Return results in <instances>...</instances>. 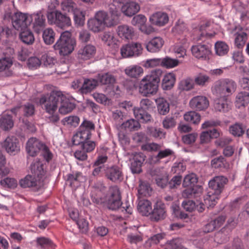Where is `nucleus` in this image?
Instances as JSON below:
<instances>
[{
    "instance_id": "obj_1",
    "label": "nucleus",
    "mask_w": 249,
    "mask_h": 249,
    "mask_svg": "<svg viewBox=\"0 0 249 249\" xmlns=\"http://www.w3.org/2000/svg\"><path fill=\"white\" fill-rule=\"evenodd\" d=\"M163 74V71L160 69L152 70L140 82L139 84L140 93L146 97L155 95L159 89Z\"/></svg>"
},
{
    "instance_id": "obj_2",
    "label": "nucleus",
    "mask_w": 249,
    "mask_h": 249,
    "mask_svg": "<svg viewBox=\"0 0 249 249\" xmlns=\"http://www.w3.org/2000/svg\"><path fill=\"white\" fill-rule=\"evenodd\" d=\"M66 96L60 90H53L49 93L41 95L39 103L44 105L43 109L46 113L53 114Z\"/></svg>"
},
{
    "instance_id": "obj_3",
    "label": "nucleus",
    "mask_w": 249,
    "mask_h": 249,
    "mask_svg": "<svg viewBox=\"0 0 249 249\" xmlns=\"http://www.w3.org/2000/svg\"><path fill=\"white\" fill-rule=\"evenodd\" d=\"M71 36V33L69 31H66L62 32L53 45L54 50L58 51L61 56L68 55L74 50L76 41L75 39Z\"/></svg>"
},
{
    "instance_id": "obj_4",
    "label": "nucleus",
    "mask_w": 249,
    "mask_h": 249,
    "mask_svg": "<svg viewBox=\"0 0 249 249\" xmlns=\"http://www.w3.org/2000/svg\"><path fill=\"white\" fill-rule=\"evenodd\" d=\"M237 85L234 81L229 78L221 79L215 81L212 88L214 95L222 99H226L234 93Z\"/></svg>"
},
{
    "instance_id": "obj_5",
    "label": "nucleus",
    "mask_w": 249,
    "mask_h": 249,
    "mask_svg": "<svg viewBox=\"0 0 249 249\" xmlns=\"http://www.w3.org/2000/svg\"><path fill=\"white\" fill-rule=\"evenodd\" d=\"M140 5L136 2H125V0H113L110 3V10L116 15L124 13L125 16L132 17L139 11Z\"/></svg>"
},
{
    "instance_id": "obj_6",
    "label": "nucleus",
    "mask_w": 249,
    "mask_h": 249,
    "mask_svg": "<svg viewBox=\"0 0 249 249\" xmlns=\"http://www.w3.org/2000/svg\"><path fill=\"white\" fill-rule=\"evenodd\" d=\"M153 110V102L149 99H143L140 103V107L133 108L135 118L143 124L151 122L152 117L151 113Z\"/></svg>"
},
{
    "instance_id": "obj_7",
    "label": "nucleus",
    "mask_w": 249,
    "mask_h": 249,
    "mask_svg": "<svg viewBox=\"0 0 249 249\" xmlns=\"http://www.w3.org/2000/svg\"><path fill=\"white\" fill-rule=\"evenodd\" d=\"M47 18L49 22L51 23H53L61 28L69 27L71 25V18L57 10L48 12Z\"/></svg>"
},
{
    "instance_id": "obj_8",
    "label": "nucleus",
    "mask_w": 249,
    "mask_h": 249,
    "mask_svg": "<svg viewBox=\"0 0 249 249\" xmlns=\"http://www.w3.org/2000/svg\"><path fill=\"white\" fill-rule=\"evenodd\" d=\"M108 17L107 13L104 11L97 12L94 18L88 21L89 29L94 33H98L103 30L105 26V19Z\"/></svg>"
},
{
    "instance_id": "obj_9",
    "label": "nucleus",
    "mask_w": 249,
    "mask_h": 249,
    "mask_svg": "<svg viewBox=\"0 0 249 249\" xmlns=\"http://www.w3.org/2000/svg\"><path fill=\"white\" fill-rule=\"evenodd\" d=\"M142 52V48L141 43H131L122 46L121 48V54L124 58L138 57Z\"/></svg>"
},
{
    "instance_id": "obj_10",
    "label": "nucleus",
    "mask_w": 249,
    "mask_h": 249,
    "mask_svg": "<svg viewBox=\"0 0 249 249\" xmlns=\"http://www.w3.org/2000/svg\"><path fill=\"white\" fill-rule=\"evenodd\" d=\"M228 181V178L224 176L215 177L209 182V190L208 194L220 196Z\"/></svg>"
},
{
    "instance_id": "obj_11",
    "label": "nucleus",
    "mask_w": 249,
    "mask_h": 249,
    "mask_svg": "<svg viewBox=\"0 0 249 249\" xmlns=\"http://www.w3.org/2000/svg\"><path fill=\"white\" fill-rule=\"evenodd\" d=\"M104 175L107 179L114 183L121 182L124 179L122 168L117 165L107 166Z\"/></svg>"
},
{
    "instance_id": "obj_12",
    "label": "nucleus",
    "mask_w": 249,
    "mask_h": 249,
    "mask_svg": "<svg viewBox=\"0 0 249 249\" xmlns=\"http://www.w3.org/2000/svg\"><path fill=\"white\" fill-rule=\"evenodd\" d=\"M167 213L165 205L162 201H157L154 204L151 214L150 220L153 222H158L166 218Z\"/></svg>"
},
{
    "instance_id": "obj_13",
    "label": "nucleus",
    "mask_w": 249,
    "mask_h": 249,
    "mask_svg": "<svg viewBox=\"0 0 249 249\" xmlns=\"http://www.w3.org/2000/svg\"><path fill=\"white\" fill-rule=\"evenodd\" d=\"M2 147L10 155L18 154L20 149L19 141L16 137L8 136L1 143Z\"/></svg>"
},
{
    "instance_id": "obj_14",
    "label": "nucleus",
    "mask_w": 249,
    "mask_h": 249,
    "mask_svg": "<svg viewBox=\"0 0 249 249\" xmlns=\"http://www.w3.org/2000/svg\"><path fill=\"white\" fill-rule=\"evenodd\" d=\"M211 47L212 45L210 44L199 43L193 46L191 51L193 55L196 58L202 60H206L209 59V55L212 53Z\"/></svg>"
},
{
    "instance_id": "obj_15",
    "label": "nucleus",
    "mask_w": 249,
    "mask_h": 249,
    "mask_svg": "<svg viewBox=\"0 0 249 249\" xmlns=\"http://www.w3.org/2000/svg\"><path fill=\"white\" fill-rule=\"evenodd\" d=\"M32 23V19H30L28 14L22 13L21 12L14 13V19L13 21V26L17 30L26 29Z\"/></svg>"
},
{
    "instance_id": "obj_16",
    "label": "nucleus",
    "mask_w": 249,
    "mask_h": 249,
    "mask_svg": "<svg viewBox=\"0 0 249 249\" xmlns=\"http://www.w3.org/2000/svg\"><path fill=\"white\" fill-rule=\"evenodd\" d=\"M47 146L36 138H30L26 143V150L27 153L31 157L36 156L43 148Z\"/></svg>"
},
{
    "instance_id": "obj_17",
    "label": "nucleus",
    "mask_w": 249,
    "mask_h": 249,
    "mask_svg": "<svg viewBox=\"0 0 249 249\" xmlns=\"http://www.w3.org/2000/svg\"><path fill=\"white\" fill-rule=\"evenodd\" d=\"M106 205L109 210L116 211L122 206L121 193L119 189H114L107 197L105 202Z\"/></svg>"
},
{
    "instance_id": "obj_18",
    "label": "nucleus",
    "mask_w": 249,
    "mask_h": 249,
    "mask_svg": "<svg viewBox=\"0 0 249 249\" xmlns=\"http://www.w3.org/2000/svg\"><path fill=\"white\" fill-rule=\"evenodd\" d=\"M133 155L130 165L131 172L133 174H140L142 172V167L146 157L142 152H135Z\"/></svg>"
},
{
    "instance_id": "obj_19",
    "label": "nucleus",
    "mask_w": 249,
    "mask_h": 249,
    "mask_svg": "<svg viewBox=\"0 0 249 249\" xmlns=\"http://www.w3.org/2000/svg\"><path fill=\"white\" fill-rule=\"evenodd\" d=\"M19 184L22 188H31L35 192H38L42 187L41 182L35 178L28 175L19 181Z\"/></svg>"
},
{
    "instance_id": "obj_20",
    "label": "nucleus",
    "mask_w": 249,
    "mask_h": 249,
    "mask_svg": "<svg viewBox=\"0 0 249 249\" xmlns=\"http://www.w3.org/2000/svg\"><path fill=\"white\" fill-rule=\"evenodd\" d=\"M29 18L32 19L33 28L34 31L37 34H39L41 30L44 28L45 26V16L40 11L29 15Z\"/></svg>"
},
{
    "instance_id": "obj_21",
    "label": "nucleus",
    "mask_w": 249,
    "mask_h": 249,
    "mask_svg": "<svg viewBox=\"0 0 249 249\" xmlns=\"http://www.w3.org/2000/svg\"><path fill=\"white\" fill-rule=\"evenodd\" d=\"M189 105L191 108L196 110H204L209 107V102L205 96H196L190 101Z\"/></svg>"
},
{
    "instance_id": "obj_22",
    "label": "nucleus",
    "mask_w": 249,
    "mask_h": 249,
    "mask_svg": "<svg viewBox=\"0 0 249 249\" xmlns=\"http://www.w3.org/2000/svg\"><path fill=\"white\" fill-rule=\"evenodd\" d=\"M169 17L167 13L157 12L153 14L149 18L151 24L159 27L164 26L168 23Z\"/></svg>"
},
{
    "instance_id": "obj_23",
    "label": "nucleus",
    "mask_w": 249,
    "mask_h": 249,
    "mask_svg": "<svg viewBox=\"0 0 249 249\" xmlns=\"http://www.w3.org/2000/svg\"><path fill=\"white\" fill-rule=\"evenodd\" d=\"M96 48L94 46L88 44L80 49L77 53L79 59L86 60L93 57L96 53Z\"/></svg>"
},
{
    "instance_id": "obj_24",
    "label": "nucleus",
    "mask_w": 249,
    "mask_h": 249,
    "mask_svg": "<svg viewBox=\"0 0 249 249\" xmlns=\"http://www.w3.org/2000/svg\"><path fill=\"white\" fill-rule=\"evenodd\" d=\"M221 132L218 129L213 128L201 132L200 135L201 144L207 143L212 139H217L220 136Z\"/></svg>"
},
{
    "instance_id": "obj_25",
    "label": "nucleus",
    "mask_w": 249,
    "mask_h": 249,
    "mask_svg": "<svg viewBox=\"0 0 249 249\" xmlns=\"http://www.w3.org/2000/svg\"><path fill=\"white\" fill-rule=\"evenodd\" d=\"M162 77H163L161 84L162 89L164 90H171L176 83V74L174 72L163 73Z\"/></svg>"
},
{
    "instance_id": "obj_26",
    "label": "nucleus",
    "mask_w": 249,
    "mask_h": 249,
    "mask_svg": "<svg viewBox=\"0 0 249 249\" xmlns=\"http://www.w3.org/2000/svg\"><path fill=\"white\" fill-rule=\"evenodd\" d=\"M164 41L160 37H155L145 44L147 50L151 53H156L160 51Z\"/></svg>"
},
{
    "instance_id": "obj_27",
    "label": "nucleus",
    "mask_w": 249,
    "mask_h": 249,
    "mask_svg": "<svg viewBox=\"0 0 249 249\" xmlns=\"http://www.w3.org/2000/svg\"><path fill=\"white\" fill-rule=\"evenodd\" d=\"M76 107V104L66 96L59 106L58 112L63 115L71 112Z\"/></svg>"
},
{
    "instance_id": "obj_28",
    "label": "nucleus",
    "mask_w": 249,
    "mask_h": 249,
    "mask_svg": "<svg viewBox=\"0 0 249 249\" xmlns=\"http://www.w3.org/2000/svg\"><path fill=\"white\" fill-rule=\"evenodd\" d=\"M13 64V60L10 57H4L0 59V72L4 71V76L5 77L12 76L13 71L10 68Z\"/></svg>"
},
{
    "instance_id": "obj_29",
    "label": "nucleus",
    "mask_w": 249,
    "mask_h": 249,
    "mask_svg": "<svg viewBox=\"0 0 249 249\" xmlns=\"http://www.w3.org/2000/svg\"><path fill=\"white\" fill-rule=\"evenodd\" d=\"M158 113L160 115H166L170 111V103L163 97H160L155 100Z\"/></svg>"
},
{
    "instance_id": "obj_30",
    "label": "nucleus",
    "mask_w": 249,
    "mask_h": 249,
    "mask_svg": "<svg viewBox=\"0 0 249 249\" xmlns=\"http://www.w3.org/2000/svg\"><path fill=\"white\" fill-rule=\"evenodd\" d=\"M73 145H80L82 149H86L87 151H92L95 147V142H87L80 139L77 133L74 134L72 139Z\"/></svg>"
},
{
    "instance_id": "obj_31",
    "label": "nucleus",
    "mask_w": 249,
    "mask_h": 249,
    "mask_svg": "<svg viewBox=\"0 0 249 249\" xmlns=\"http://www.w3.org/2000/svg\"><path fill=\"white\" fill-rule=\"evenodd\" d=\"M73 145H80L82 149H86L87 151H92L95 147V142H87L80 139L77 133L74 134L72 139Z\"/></svg>"
},
{
    "instance_id": "obj_32",
    "label": "nucleus",
    "mask_w": 249,
    "mask_h": 249,
    "mask_svg": "<svg viewBox=\"0 0 249 249\" xmlns=\"http://www.w3.org/2000/svg\"><path fill=\"white\" fill-rule=\"evenodd\" d=\"M152 208V203L147 199L140 200L137 206L139 213L142 215L145 216L150 217Z\"/></svg>"
},
{
    "instance_id": "obj_33",
    "label": "nucleus",
    "mask_w": 249,
    "mask_h": 249,
    "mask_svg": "<svg viewBox=\"0 0 249 249\" xmlns=\"http://www.w3.org/2000/svg\"><path fill=\"white\" fill-rule=\"evenodd\" d=\"M117 34L123 39H131L134 36L133 28L126 25H120L118 27Z\"/></svg>"
},
{
    "instance_id": "obj_34",
    "label": "nucleus",
    "mask_w": 249,
    "mask_h": 249,
    "mask_svg": "<svg viewBox=\"0 0 249 249\" xmlns=\"http://www.w3.org/2000/svg\"><path fill=\"white\" fill-rule=\"evenodd\" d=\"M14 122L13 116L7 114H3L0 117V128L4 131H9L14 126Z\"/></svg>"
},
{
    "instance_id": "obj_35",
    "label": "nucleus",
    "mask_w": 249,
    "mask_h": 249,
    "mask_svg": "<svg viewBox=\"0 0 249 249\" xmlns=\"http://www.w3.org/2000/svg\"><path fill=\"white\" fill-rule=\"evenodd\" d=\"M231 232L230 230H226V227L222 228L219 231L215 233L214 241L219 244L226 243L230 239Z\"/></svg>"
},
{
    "instance_id": "obj_36",
    "label": "nucleus",
    "mask_w": 249,
    "mask_h": 249,
    "mask_svg": "<svg viewBox=\"0 0 249 249\" xmlns=\"http://www.w3.org/2000/svg\"><path fill=\"white\" fill-rule=\"evenodd\" d=\"M230 133L235 137H241L245 134L246 126L241 123H235L229 126Z\"/></svg>"
},
{
    "instance_id": "obj_37",
    "label": "nucleus",
    "mask_w": 249,
    "mask_h": 249,
    "mask_svg": "<svg viewBox=\"0 0 249 249\" xmlns=\"http://www.w3.org/2000/svg\"><path fill=\"white\" fill-rule=\"evenodd\" d=\"M36 243L40 249H55L56 247L52 240L45 237H37Z\"/></svg>"
},
{
    "instance_id": "obj_38",
    "label": "nucleus",
    "mask_w": 249,
    "mask_h": 249,
    "mask_svg": "<svg viewBox=\"0 0 249 249\" xmlns=\"http://www.w3.org/2000/svg\"><path fill=\"white\" fill-rule=\"evenodd\" d=\"M249 103V92L240 91L236 95L235 104L237 107H245Z\"/></svg>"
},
{
    "instance_id": "obj_39",
    "label": "nucleus",
    "mask_w": 249,
    "mask_h": 249,
    "mask_svg": "<svg viewBox=\"0 0 249 249\" xmlns=\"http://www.w3.org/2000/svg\"><path fill=\"white\" fill-rule=\"evenodd\" d=\"M125 73L131 78H137L143 72V69L138 65L129 66L124 70Z\"/></svg>"
},
{
    "instance_id": "obj_40",
    "label": "nucleus",
    "mask_w": 249,
    "mask_h": 249,
    "mask_svg": "<svg viewBox=\"0 0 249 249\" xmlns=\"http://www.w3.org/2000/svg\"><path fill=\"white\" fill-rule=\"evenodd\" d=\"M61 7L63 11L72 14L79 9L77 4L72 0H63L61 2Z\"/></svg>"
},
{
    "instance_id": "obj_41",
    "label": "nucleus",
    "mask_w": 249,
    "mask_h": 249,
    "mask_svg": "<svg viewBox=\"0 0 249 249\" xmlns=\"http://www.w3.org/2000/svg\"><path fill=\"white\" fill-rule=\"evenodd\" d=\"M20 31L19 38L21 41L26 44H32L35 41V37L32 31L27 28Z\"/></svg>"
},
{
    "instance_id": "obj_42",
    "label": "nucleus",
    "mask_w": 249,
    "mask_h": 249,
    "mask_svg": "<svg viewBox=\"0 0 249 249\" xmlns=\"http://www.w3.org/2000/svg\"><path fill=\"white\" fill-rule=\"evenodd\" d=\"M234 46L239 50L242 49L248 39L247 34L245 32L236 33L234 34Z\"/></svg>"
},
{
    "instance_id": "obj_43",
    "label": "nucleus",
    "mask_w": 249,
    "mask_h": 249,
    "mask_svg": "<svg viewBox=\"0 0 249 249\" xmlns=\"http://www.w3.org/2000/svg\"><path fill=\"white\" fill-rule=\"evenodd\" d=\"M55 33L52 28L45 29L42 33V38L44 43L47 45L53 44L55 40Z\"/></svg>"
},
{
    "instance_id": "obj_44",
    "label": "nucleus",
    "mask_w": 249,
    "mask_h": 249,
    "mask_svg": "<svg viewBox=\"0 0 249 249\" xmlns=\"http://www.w3.org/2000/svg\"><path fill=\"white\" fill-rule=\"evenodd\" d=\"M215 54L219 56H224L229 51L228 44L223 41H217L214 45Z\"/></svg>"
},
{
    "instance_id": "obj_45",
    "label": "nucleus",
    "mask_w": 249,
    "mask_h": 249,
    "mask_svg": "<svg viewBox=\"0 0 249 249\" xmlns=\"http://www.w3.org/2000/svg\"><path fill=\"white\" fill-rule=\"evenodd\" d=\"M97 78L99 82L102 85H111L113 84L116 81L114 76L108 72L99 73Z\"/></svg>"
},
{
    "instance_id": "obj_46",
    "label": "nucleus",
    "mask_w": 249,
    "mask_h": 249,
    "mask_svg": "<svg viewBox=\"0 0 249 249\" xmlns=\"http://www.w3.org/2000/svg\"><path fill=\"white\" fill-rule=\"evenodd\" d=\"M98 85V79H85L82 87V89L83 92H89L95 89Z\"/></svg>"
},
{
    "instance_id": "obj_47",
    "label": "nucleus",
    "mask_w": 249,
    "mask_h": 249,
    "mask_svg": "<svg viewBox=\"0 0 249 249\" xmlns=\"http://www.w3.org/2000/svg\"><path fill=\"white\" fill-rule=\"evenodd\" d=\"M184 119L190 123L197 124L200 121L201 116L198 113L195 111H190L186 112L184 115Z\"/></svg>"
},
{
    "instance_id": "obj_48",
    "label": "nucleus",
    "mask_w": 249,
    "mask_h": 249,
    "mask_svg": "<svg viewBox=\"0 0 249 249\" xmlns=\"http://www.w3.org/2000/svg\"><path fill=\"white\" fill-rule=\"evenodd\" d=\"M122 126L126 131H133L138 130L141 125L137 120L131 119L123 123Z\"/></svg>"
},
{
    "instance_id": "obj_49",
    "label": "nucleus",
    "mask_w": 249,
    "mask_h": 249,
    "mask_svg": "<svg viewBox=\"0 0 249 249\" xmlns=\"http://www.w3.org/2000/svg\"><path fill=\"white\" fill-rule=\"evenodd\" d=\"M173 151L170 149H166L164 150H160L156 156H152L150 160V163H156L159 162L160 160L167 157L173 154Z\"/></svg>"
},
{
    "instance_id": "obj_50",
    "label": "nucleus",
    "mask_w": 249,
    "mask_h": 249,
    "mask_svg": "<svg viewBox=\"0 0 249 249\" xmlns=\"http://www.w3.org/2000/svg\"><path fill=\"white\" fill-rule=\"evenodd\" d=\"M179 64V60L177 59L172 58L169 56L161 58V67L170 69L174 68Z\"/></svg>"
},
{
    "instance_id": "obj_51",
    "label": "nucleus",
    "mask_w": 249,
    "mask_h": 249,
    "mask_svg": "<svg viewBox=\"0 0 249 249\" xmlns=\"http://www.w3.org/2000/svg\"><path fill=\"white\" fill-rule=\"evenodd\" d=\"M75 24L78 26H83L85 22L86 12L79 8L72 14Z\"/></svg>"
},
{
    "instance_id": "obj_52",
    "label": "nucleus",
    "mask_w": 249,
    "mask_h": 249,
    "mask_svg": "<svg viewBox=\"0 0 249 249\" xmlns=\"http://www.w3.org/2000/svg\"><path fill=\"white\" fill-rule=\"evenodd\" d=\"M194 87V80L190 78H187L180 81L178 89L182 91H189L193 89Z\"/></svg>"
},
{
    "instance_id": "obj_53",
    "label": "nucleus",
    "mask_w": 249,
    "mask_h": 249,
    "mask_svg": "<svg viewBox=\"0 0 249 249\" xmlns=\"http://www.w3.org/2000/svg\"><path fill=\"white\" fill-rule=\"evenodd\" d=\"M220 198V196L216 194H208L204 198V202L208 208H213L217 203L218 200Z\"/></svg>"
},
{
    "instance_id": "obj_54",
    "label": "nucleus",
    "mask_w": 249,
    "mask_h": 249,
    "mask_svg": "<svg viewBox=\"0 0 249 249\" xmlns=\"http://www.w3.org/2000/svg\"><path fill=\"white\" fill-rule=\"evenodd\" d=\"M66 180L72 186L75 182H79V178L82 177V174L80 172L72 171L66 175Z\"/></svg>"
},
{
    "instance_id": "obj_55",
    "label": "nucleus",
    "mask_w": 249,
    "mask_h": 249,
    "mask_svg": "<svg viewBox=\"0 0 249 249\" xmlns=\"http://www.w3.org/2000/svg\"><path fill=\"white\" fill-rule=\"evenodd\" d=\"M227 98H219L215 101L214 108L218 111L225 112L228 111V105L227 103Z\"/></svg>"
},
{
    "instance_id": "obj_56",
    "label": "nucleus",
    "mask_w": 249,
    "mask_h": 249,
    "mask_svg": "<svg viewBox=\"0 0 249 249\" xmlns=\"http://www.w3.org/2000/svg\"><path fill=\"white\" fill-rule=\"evenodd\" d=\"M101 38L107 46L117 45V42L118 41L115 38L113 34L110 32H105Z\"/></svg>"
},
{
    "instance_id": "obj_57",
    "label": "nucleus",
    "mask_w": 249,
    "mask_h": 249,
    "mask_svg": "<svg viewBox=\"0 0 249 249\" xmlns=\"http://www.w3.org/2000/svg\"><path fill=\"white\" fill-rule=\"evenodd\" d=\"M198 179L195 174H191L186 175L183 180L182 186L184 187H192L197 183Z\"/></svg>"
},
{
    "instance_id": "obj_58",
    "label": "nucleus",
    "mask_w": 249,
    "mask_h": 249,
    "mask_svg": "<svg viewBox=\"0 0 249 249\" xmlns=\"http://www.w3.org/2000/svg\"><path fill=\"white\" fill-rule=\"evenodd\" d=\"M226 162L225 158L222 156H220L213 159L211 161V164L213 168L219 169L225 167Z\"/></svg>"
},
{
    "instance_id": "obj_59",
    "label": "nucleus",
    "mask_w": 249,
    "mask_h": 249,
    "mask_svg": "<svg viewBox=\"0 0 249 249\" xmlns=\"http://www.w3.org/2000/svg\"><path fill=\"white\" fill-rule=\"evenodd\" d=\"M110 10V4L109 5V11L111 14V19H108L107 17V19H105V26L108 27H111L117 25L119 22V17L121 15L116 16L114 12H112Z\"/></svg>"
},
{
    "instance_id": "obj_60",
    "label": "nucleus",
    "mask_w": 249,
    "mask_h": 249,
    "mask_svg": "<svg viewBox=\"0 0 249 249\" xmlns=\"http://www.w3.org/2000/svg\"><path fill=\"white\" fill-rule=\"evenodd\" d=\"M2 187L9 189H15L17 187V181L14 178H6L0 181Z\"/></svg>"
},
{
    "instance_id": "obj_61",
    "label": "nucleus",
    "mask_w": 249,
    "mask_h": 249,
    "mask_svg": "<svg viewBox=\"0 0 249 249\" xmlns=\"http://www.w3.org/2000/svg\"><path fill=\"white\" fill-rule=\"evenodd\" d=\"M174 32L180 34L188 31V26L182 19H179L173 28Z\"/></svg>"
},
{
    "instance_id": "obj_62",
    "label": "nucleus",
    "mask_w": 249,
    "mask_h": 249,
    "mask_svg": "<svg viewBox=\"0 0 249 249\" xmlns=\"http://www.w3.org/2000/svg\"><path fill=\"white\" fill-rule=\"evenodd\" d=\"M23 112V116L26 117H31L35 114V107L33 104L30 103H27L22 106Z\"/></svg>"
},
{
    "instance_id": "obj_63",
    "label": "nucleus",
    "mask_w": 249,
    "mask_h": 249,
    "mask_svg": "<svg viewBox=\"0 0 249 249\" xmlns=\"http://www.w3.org/2000/svg\"><path fill=\"white\" fill-rule=\"evenodd\" d=\"M79 121L80 119L78 117L76 116H70L64 118L61 121V123L63 125H65L67 124L75 127L78 125Z\"/></svg>"
},
{
    "instance_id": "obj_64",
    "label": "nucleus",
    "mask_w": 249,
    "mask_h": 249,
    "mask_svg": "<svg viewBox=\"0 0 249 249\" xmlns=\"http://www.w3.org/2000/svg\"><path fill=\"white\" fill-rule=\"evenodd\" d=\"M238 216L240 220L242 221L248 220L249 219V201L243 206Z\"/></svg>"
}]
</instances>
